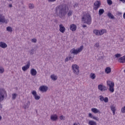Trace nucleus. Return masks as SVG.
<instances>
[{
  "label": "nucleus",
  "mask_w": 125,
  "mask_h": 125,
  "mask_svg": "<svg viewBox=\"0 0 125 125\" xmlns=\"http://www.w3.org/2000/svg\"><path fill=\"white\" fill-rule=\"evenodd\" d=\"M92 112L93 113H95V114H97L98 113L99 114H100V110H98L97 108H93L91 109Z\"/></svg>",
  "instance_id": "412c9836"
},
{
  "label": "nucleus",
  "mask_w": 125,
  "mask_h": 125,
  "mask_svg": "<svg viewBox=\"0 0 125 125\" xmlns=\"http://www.w3.org/2000/svg\"><path fill=\"white\" fill-rule=\"evenodd\" d=\"M112 70L111 69L110 67H107L105 68V73H106V74H110V73H111Z\"/></svg>",
  "instance_id": "b1692460"
},
{
  "label": "nucleus",
  "mask_w": 125,
  "mask_h": 125,
  "mask_svg": "<svg viewBox=\"0 0 125 125\" xmlns=\"http://www.w3.org/2000/svg\"><path fill=\"white\" fill-rule=\"evenodd\" d=\"M72 70H73V73L75 75L78 76L80 73V67L77 64H73L72 65Z\"/></svg>",
  "instance_id": "423d86ee"
},
{
  "label": "nucleus",
  "mask_w": 125,
  "mask_h": 125,
  "mask_svg": "<svg viewBox=\"0 0 125 125\" xmlns=\"http://www.w3.org/2000/svg\"><path fill=\"white\" fill-rule=\"evenodd\" d=\"M83 45L81 46L80 47L78 48V49H76L75 48H72L70 52L71 54H73L74 55H77L78 53H80L81 51H83Z\"/></svg>",
  "instance_id": "39448f33"
},
{
  "label": "nucleus",
  "mask_w": 125,
  "mask_h": 125,
  "mask_svg": "<svg viewBox=\"0 0 125 125\" xmlns=\"http://www.w3.org/2000/svg\"><path fill=\"white\" fill-rule=\"evenodd\" d=\"M90 78H91L92 80H94L96 78V75H95L94 73H91Z\"/></svg>",
  "instance_id": "c756f323"
},
{
  "label": "nucleus",
  "mask_w": 125,
  "mask_h": 125,
  "mask_svg": "<svg viewBox=\"0 0 125 125\" xmlns=\"http://www.w3.org/2000/svg\"><path fill=\"white\" fill-rule=\"evenodd\" d=\"M120 1H122V2L125 3V0H120Z\"/></svg>",
  "instance_id": "864d4df0"
},
{
  "label": "nucleus",
  "mask_w": 125,
  "mask_h": 125,
  "mask_svg": "<svg viewBox=\"0 0 125 125\" xmlns=\"http://www.w3.org/2000/svg\"><path fill=\"white\" fill-rule=\"evenodd\" d=\"M68 60H73V57H69L68 58Z\"/></svg>",
  "instance_id": "8fccbe9b"
},
{
  "label": "nucleus",
  "mask_w": 125,
  "mask_h": 125,
  "mask_svg": "<svg viewBox=\"0 0 125 125\" xmlns=\"http://www.w3.org/2000/svg\"><path fill=\"white\" fill-rule=\"evenodd\" d=\"M60 119L61 120V121H64V120H65V117L63 116V115H62L60 116Z\"/></svg>",
  "instance_id": "ea45409f"
},
{
  "label": "nucleus",
  "mask_w": 125,
  "mask_h": 125,
  "mask_svg": "<svg viewBox=\"0 0 125 125\" xmlns=\"http://www.w3.org/2000/svg\"><path fill=\"white\" fill-rule=\"evenodd\" d=\"M107 16L108 17L109 19H112L113 20H114V19H115V17H114V15H113V14H112V13H111L110 12L108 13Z\"/></svg>",
  "instance_id": "5701e85b"
},
{
  "label": "nucleus",
  "mask_w": 125,
  "mask_h": 125,
  "mask_svg": "<svg viewBox=\"0 0 125 125\" xmlns=\"http://www.w3.org/2000/svg\"><path fill=\"white\" fill-rule=\"evenodd\" d=\"M39 90L42 92H46V91L48 90V87L45 85H42L40 87Z\"/></svg>",
  "instance_id": "1a4fd4ad"
},
{
  "label": "nucleus",
  "mask_w": 125,
  "mask_h": 125,
  "mask_svg": "<svg viewBox=\"0 0 125 125\" xmlns=\"http://www.w3.org/2000/svg\"><path fill=\"white\" fill-rule=\"evenodd\" d=\"M32 42H34V43H36L37 42V39H33L31 40Z\"/></svg>",
  "instance_id": "a19ab883"
},
{
  "label": "nucleus",
  "mask_w": 125,
  "mask_h": 125,
  "mask_svg": "<svg viewBox=\"0 0 125 125\" xmlns=\"http://www.w3.org/2000/svg\"><path fill=\"white\" fill-rule=\"evenodd\" d=\"M121 112L122 113H125V106L124 107H122Z\"/></svg>",
  "instance_id": "37998d69"
},
{
  "label": "nucleus",
  "mask_w": 125,
  "mask_h": 125,
  "mask_svg": "<svg viewBox=\"0 0 125 125\" xmlns=\"http://www.w3.org/2000/svg\"><path fill=\"white\" fill-rule=\"evenodd\" d=\"M30 74L32 75L33 77L35 76H37V70L34 68H32L30 70Z\"/></svg>",
  "instance_id": "dca6fc26"
},
{
  "label": "nucleus",
  "mask_w": 125,
  "mask_h": 125,
  "mask_svg": "<svg viewBox=\"0 0 125 125\" xmlns=\"http://www.w3.org/2000/svg\"><path fill=\"white\" fill-rule=\"evenodd\" d=\"M29 52L30 55H33L35 52V49H34V48H32L31 49H30Z\"/></svg>",
  "instance_id": "2f4dec72"
},
{
  "label": "nucleus",
  "mask_w": 125,
  "mask_h": 125,
  "mask_svg": "<svg viewBox=\"0 0 125 125\" xmlns=\"http://www.w3.org/2000/svg\"><path fill=\"white\" fill-rule=\"evenodd\" d=\"M6 31H7L8 32H10V33H12V32H13L12 27L10 26H8L6 27Z\"/></svg>",
  "instance_id": "a878e982"
},
{
  "label": "nucleus",
  "mask_w": 125,
  "mask_h": 125,
  "mask_svg": "<svg viewBox=\"0 0 125 125\" xmlns=\"http://www.w3.org/2000/svg\"><path fill=\"white\" fill-rule=\"evenodd\" d=\"M107 86H109V91L113 93L114 91H115V89L114 87L115 86V83H114L112 81H107L106 82Z\"/></svg>",
  "instance_id": "20e7f679"
},
{
  "label": "nucleus",
  "mask_w": 125,
  "mask_h": 125,
  "mask_svg": "<svg viewBox=\"0 0 125 125\" xmlns=\"http://www.w3.org/2000/svg\"><path fill=\"white\" fill-rule=\"evenodd\" d=\"M0 47H1V48H6L7 47V44L4 42H0Z\"/></svg>",
  "instance_id": "f3484780"
},
{
  "label": "nucleus",
  "mask_w": 125,
  "mask_h": 125,
  "mask_svg": "<svg viewBox=\"0 0 125 125\" xmlns=\"http://www.w3.org/2000/svg\"><path fill=\"white\" fill-rule=\"evenodd\" d=\"M93 33L95 35H96V36H99V30H94Z\"/></svg>",
  "instance_id": "7c9ffc66"
},
{
  "label": "nucleus",
  "mask_w": 125,
  "mask_h": 125,
  "mask_svg": "<svg viewBox=\"0 0 125 125\" xmlns=\"http://www.w3.org/2000/svg\"><path fill=\"white\" fill-rule=\"evenodd\" d=\"M92 119H93V120H95L96 121H98V122L99 121V118L97 117H94L93 116Z\"/></svg>",
  "instance_id": "58836bf2"
},
{
  "label": "nucleus",
  "mask_w": 125,
  "mask_h": 125,
  "mask_svg": "<svg viewBox=\"0 0 125 125\" xmlns=\"http://www.w3.org/2000/svg\"><path fill=\"white\" fill-rule=\"evenodd\" d=\"M49 2H54V1H56V0H48Z\"/></svg>",
  "instance_id": "49530a36"
},
{
  "label": "nucleus",
  "mask_w": 125,
  "mask_h": 125,
  "mask_svg": "<svg viewBox=\"0 0 125 125\" xmlns=\"http://www.w3.org/2000/svg\"><path fill=\"white\" fill-rule=\"evenodd\" d=\"M73 125H80V123H74Z\"/></svg>",
  "instance_id": "09e8293b"
},
{
  "label": "nucleus",
  "mask_w": 125,
  "mask_h": 125,
  "mask_svg": "<svg viewBox=\"0 0 125 125\" xmlns=\"http://www.w3.org/2000/svg\"><path fill=\"white\" fill-rule=\"evenodd\" d=\"M30 65H31V63H30V61H29L26 65L22 67L23 71H27V70L30 68Z\"/></svg>",
  "instance_id": "9b49d317"
},
{
  "label": "nucleus",
  "mask_w": 125,
  "mask_h": 125,
  "mask_svg": "<svg viewBox=\"0 0 125 125\" xmlns=\"http://www.w3.org/2000/svg\"><path fill=\"white\" fill-rule=\"evenodd\" d=\"M110 108L112 111L113 115H115L116 113V105H114V104H111L110 106Z\"/></svg>",
  "instance_id": "2eb2a0df"
},
{
  "label": "nucleus",
  "mask_w": 125,
  "mask_h": 125,
  "mask_svg": "<svg viewBox=\"0 0 125 125\" xmlns=\"http://www.w3.org/2000/svg\"><path fill=\"white\" fill-rule=\"evenodd\" d=\"M82 22L84 24L90 25L91 24V16L89 14L84 15L82 17Z\"/></svg>",
  "instance_id": "f03ea898"
},
{
  "label": "nucleus",
  "mask_w": 125,
  "mask_h": 125,
  "mask_svg": "<svg viewBox=\"0 0 125 125\" xmlns=\"http://www.w3.org/2000/svg\"><path fill=\"white\" fill-rule=\"evenodd\" d=\"M107 3L109 5H112L113 4V1L111 0H107Z\"/></svg>",
  "instance_id": "c9c22d12"
},
{
  "label": "nucleus",
  "mask_w": 125,
  "mask_h": 125,
  "mask_svg": "<svg viewBox=\"0 0 125 125\" xmlns=\"http://www.w3.org/2000/svg\"><path fill=\"white\" fill-rule=\"evenodd\" d=\"M3 73H4V68L0 66V74H3Z\"/></svg>",
  "instance_id": "473e14b6"
},
{
  "label": "nucleus",
  "mask_w": 125,
  "mask_h": 125,
  "mask_svg": "<svg viewBox=\"0 0 125 125\" xmlns=\"http://www.w3.org/2000/svg\"><path fill=\"white\" fill-rule=\"evenodd\" d=\"M124 72L125 73V70H124Z\"/></svg>",
  "instance_id": "bf43d9fd"
},
{
  "label": "nucleus",
  "mask_w": 125,
  "mask_h": 125,
  "mask_svg": "<svg viewBox=\"0 0 125 125\" xmlns=\"http://www.w3.org/2000/svg\"><path fill=\"white\" fill-rule=\"evenodd\" d=\"M9 7H12V4H10L9 5Z\"/></svg>",
  "instance_id": "5fc2aeb1"
},
{
  "label": "nucleus",
  "mask_w": 125,
  "mask_h": 125,
  "mask_svg": "<svg viewBox=\"0 0 125 125\" xmlns=\"http://www.w3.org/2000/svg\"><path fill=\"white\" fill-rule=\"evenodd\" d=\"M104 12H105V11H104V9H100L99 11V15H100V16L102 15V14H103V13H104Z\"/></svg>",
  "instance_id": "c85d7f7f"
},
{
  "label": "nucleus",
  "mask_w": 125,
  "mask_h": 125,
  "mask_svg": "<svg viewBox=\"0 0 125 125\" xmlns=\"http://www.w3.org/2000/svg\"><path fill=\"white\" fill-rule=\"evenodd\" d=\"M88 124L89 125H97L96 122H95V121H92V120L89 121Z\"/></svg>",
  "instance_id": "bb28decb"
},
{
  "label": "nucleus",
  "mask_w": 125,
  "mask_h": 125,
  "mask_svg": "<svg viewBox=\"0 0 125 125\" xmlns=\"http://www.w3.org/2000/svg\"><path fill=\"white\" fill-rule=\"evenodd\" d=\"M70 29L72 31V32H75L77 30V25L74 24H71L70 26Z\"/></svg>",
  "instance_id": "ddd939ff"
},
{
  "label": "nucleus",
  "mask_w": 125,
  "mask_h": 125,
  "mask_svg": "<svg viewBox=\"0 0 125 125\" xmlns=\"http://www.w3.org/2000/svg\"><path fill=\"white\" fill-rule=\"evenodd\" d=\"M9 1H12V0H9Z\"/></svg>",
  "instance_id": "13d9d810"
},
{
  "label": "nucleus",
  "mask_w": 125,
  "mask_h": 125,
  "mask_svg": "<svg viewBox=\"0 0 125 125\" xmlns=\"http://www.w3.org/2000/svg\"><path fill=\"white\" fill-rule=\"evenodd\" d=\"M17 97V94L14 93L12 95V99L13 100H15L16 99V97Z\"/></svg>",
  "instance_id": "72a5a7b5"
},
{
  "label": "nucleus",
  "mask_w": 125,
  "mask_h": 125,
  "mask_svg": "<svg viewBox=\"0 0 125 125\" xmlns=\"http://www.w3.org/2000/svg\"><path fill=\"white\" fill-rule=\"evenodd\" d=\"M4 97H7L6 91L3 88H0V102H2L4 100Z\"/></svg>",
  "instance_id": "7ed1b4c3"
},
{
  "label": "nucleus",
  "mask_w": 125,
  "mask_h": 125,
  "mask_svg": "<svg viewBox=\"0 0 125 125\" xmlns=\"http://www.w3.org/2000/svg\"><path fill=\"white\" fill-rule=\"evenodd\" d=\"M94 46H95L97 48H98V47L99 46V43L98 42L96 43Z\"/></svg>",
  "instance_id": "c03bdc74"
},
{
  "label": "nucleus",
  "mask_w": 125,
  "mask_h": 125,
  "mask_svg": "<svg viewBox=\"0 0 125 125\" xmlns=\"http://www.w3.org/2000/svg\"><path fill=\"white\" fill-rule=\"evenodd\" d=\"M94 5L95 6L94 7V10H97V9L100 7V5H101V2L100 1H96L94 3Z\"/></svg>",
  "instance_id": "6e6552de"
},
{
  "label": "nucleus",
  "mask_w": 125,
  "mask_h": 125,
  "mask_svg": "<svg viewBox=\"0 0 125 125\" xmlns=\"http://www.w3.org/2000/svg\"><path fill=\"white\" fill-rule=\"evenodd\" d=\"M68 61H69V57H67L64 61V62H68Z\"/></svg>",
  "instance_id": "a18cd8bd"
},
{
  "label": "nucleus",
  "mask_w": 125,
  "mask_h": 125,
  "mask_svg": "<svg viewBox=\"0 0 125 125\" xmlns=\"http://www.w3.org/2000/svg\"><path fill=\"white\" fill-rule=\"evenodd\" d=\"M51 121H55L58 120V116L56 114L52 115L50 118Z\"/></svg>",
  "instance_id": "4468645a"
},
{
  "label": "nucleus",
  "mask_w": 125,
  "mask_h": 125,
  "mask_svg": "<svg viewBox=\"0 0 125 125\" xmlns=\"http://www.w3.org/2000/svg\"><path fill=\"white\" fill-rule=\"evenodd\" d=\"M74 6V7H77V6H78V3H76Z\"/></svg>",
  "instance_id": "3c124183"
},
{
  "label": "nucleus",
  "mask_w": 125,
  "mask_h": 125,
  "mask_svg": "<svg viewBox=\"0 0 125 125\" xmlns=\"http://www.w3.org/2000/svg\"><path fill=\"white\" fill-rule=\"evenodd\" d=\"M30 106V101H27L25 104H24V105L23 106L24 109H28L29 107Z\"/></svg>",
  "instance_id": "4be33fe9"
},
{
  "label": "nucleus",
  "mask_w": 125,
  "mask_h": 125,
  "mask_svg": "<svg viewBox=\"0 0 125 125\" xmlns=\"http://www.w3.org/2000/svg\"><path fill=\"white\" fill-rule=\"evenodd\" d=\"M0 108H2V105L1 104H0Z\"/></svg>",
  "instance_id": "6e6d98bb"
},
{
  "label": "nucleus",
  "mask_w": 125,
  "mask_h": 125,
  "mask_svg": "<svg viewBox=\"0 0 125 125\" xmlns=\"http://www.w3.org/2000/svg\"><path fill=\"white\" fill-rule=\"evenodd\" d=\"M72 13H73V12L71 10H69L68 13H67L68 16H71Z\"/></svg>",
  "instance_id": "4c0bfd02"
},
{
  "label": "nucleus",
  "mask_w": 125,
  "mask_h": 125,
  "mask_svg": "<svg viewBox=\"0 0 125 125\" xmlns=\"http://www.w3.org/2000/svg\"><path fill=\"white\" fill-rule=\"evenodd\" d=\"M107 31L106 29H101L99 30V36H102V35H104V33H106Z\"/></svg>",
  "instance_id": "aec40b11"
},
{
  "label": "nucleus",
  "mask_w": 125,
  "mask_h": 125,
  "mask_svg": "<svg viewBox=\"0 0 125 125\" xmlns=\"http://www.w3.org/2000/svg\"><path fill=\"white\" fill-rule=\"evenodd\" d=\"M89 117L90 118H93V116L92 115V114H91V113H89Z\"/></svg>",
  "instance_id": "de8ad7c7"
},
{
  "label": "nucleus",
  "mask_w": 125,
  "mask_h": 125,
  "mask_svg": "<svg viewBox=\"0 0 125 125\" xmlns=\"http://www.w3.org/2000/svg\"><path fill=\"white\" fill-rule=\"evenodd\" d=\"M0 23H5V18L1 15H0Z\"/></svg>",
  "instance_id": "6ab92c4d"
},
{
  "label": "nucleus",
  "mask_w": 125,
  "mask_h": 125,
  "mask_svg": "<svg viewBox=\"0 0 125 125\" xmlns=\"http://www.w3.org/2000/svg\"><path fill=\"white\" fill-rule=\"evenodd\" d=\"M29 9H34L35 8V5L33 3H30L28 5Z\"/></svg>",
  "instance_id": "cd10ccee"
},
{
  "label": "nucleus",
  "mask_w": 125,
  "mask_h": 125,
  "mask_svg": "<svg viewBox=\"0 0 125 125\" xmlns=\"http://www.w3.org/2000/svg\"><path fill=\"white\" fill-rule=\"evenodd\" d=\"M55 12L61 19H65V16L67 15L68 12V9L66 5L60 4L55 7Z\"/></svg>",
  "instance_id": "f257e3e1"
},
{
  "label": "nucleus",
  "mask_w": 125,
  "mask_h": 125,
  "mask_svg": "<svg viewBox=\"0 0 125 125\" xmlns=\"http://www.w3.org/2000/svg\"><path fill=\"white\" fill-rule=\"evenodd\" d=\"M34 98L35 100H40V99H41V97H40L39 95H36L34 96Z\"/></svg>",
  "instance_id": "f704fd0d"
},
{
  "label": "nucleus",
  "mask_w": 125,
  "mask_h": 125,
  "mask_svg": "<svg viewBox=\"0 0 125 125\" xmlns=\"http://www.w3.org/2000/svg\"><path fill=\"white\" fill-rule=\"evenodd\" d=\"M98 88L99 90H100V91H106L108 90V88L105 87V85H104L103 84H99L98 85Z\"/></svg>",
  "instance_id": "0eeeda50"
},
{
  "label": "nucleus",
  "mask_w": 125,
  "mask_h": 125,
  "mask_svg": "<svg viewBox=\"0 0 125 125\" xmlns=\"http://www.w3.org/2000/svg\"><path fill=\"white\" fill-rule=\"evenodd\" d=\"M119 63H125V55L118 60Z\"/></svg>",
  "instance_id": "a211bd4d"
},
{
  "label": "nucleus",
  "mask_w": 125,
  "mask_h": 125,
  "mask_svg": "<svg viewBox=\"0 0 125 125\" xmlns=\"http://www.w3.org/2000/svg\"><path fill=\"white\" fill-rule=\"evenodd\" d=\"M32 94H33V95H34V96H36V95H37V92L36 91H33L32 92Z\"/></svg>",
  "instance_id": "79ce46f5"
},
{
  "label": "nucleus",
  "mask_w": 125,
  "mask_h": 125,
  "mask_svg": "<svg viewBox=\"0 0 125 125\" xmlns=\"http://www.w3.org/2000/svg\"><path fill=\"white\" fill-rule=\"evenodd\" d=\"M59 27H60V31L62 33H65L66 28H65V27H64V26H63V24H60Z\"/></svg>",
  "instance_id": "f8f14e48"
},
{
  "label": "nucleus",
  "mask_w": 125,
  "mask_h": 125,
  "mask_svg": "<svg viewBox=\"0 0 125 125\" xmlns=\"http://www.w3.org/2000/svg\"><path fill=\"white\" fill-rule=\"evenodd\" d=\"M83 28H86V25L83 24Z\"/></svg>",
  "instance_id": "603ef678"
},
{
  "label": "nucleus",
  "mask_w": 125,
  "mask_h": 125,
  "mask_svg": "<svg viewBox=\"0 0 125 125\" xmlns=\"http://www.w3.org/2000/svg\"><path fill=\"white\" fill-rule=\"evenodd\" d=\"M116 58H120V57H121L122 56V55H121V54H116L115 55Z\"/></svg>",
  "instance_id": "e433bc0d"
},
{
  "label": "nucleus",
  "mask_w": 125,
  "mask_h": 125,
  "mask_svg": "<svg viewBox=\"0 0 125 125\" xmlns=\"http://www.w3.org/2000/svg\"><path fill=\"white\" fill-rule=\"evenodd\" d=\"M99 97L100 98V101H101L102 102H103V101H104L105 103H108L109 101V99L108 98V97L104 98V97H103V96L102 95L100 96Z\"/></svg>",
  "instance_id": "9d476101"
},
{
  "label": "nucleus",
  "mask_w": 125,
  "mask_h": 125,
  "mask_svg": "<svg viewBox=\"0 0 125 125\" xmlns=\"http://www.w3.org/2000/svg\"><path fill=\"white\" fill-rule=\"evenodd\" d=\"M2 117L0 116V121H1Z\"/></svg>",
  "instance_id": "4d7b16f0"
},
{
  "label": "nucleus",
  "mask_w": 125,
  "mask_h": 125,
  "mask_svg": "<svg viewBox=\"0 0 125 125\" xmlns=\"http://www.w3.org/2000/svg\"><path fill=\"white\" fill-rule=\"evenodd\" d=\"M50 77L53 81H56L57 80V76L54 74L51 75Z\"/></svg>",
  "instance_id": "393cba45"
}]
</instances>
